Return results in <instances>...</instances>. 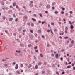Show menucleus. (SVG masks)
Listing matches in <instances>:
<instances>
[{"mask_svg": "<svg viewBox=\"0 0 75 75\" xmlns=\"http://www.w3.org/2000/svg\"><path fill=\"white\" fill-rule=\"evenodd\" d=\"M30 31L31 33H33V30H30Z\"/></svg>", "mask_w": 75, "mask_h": 75, "instance_id": "5701e85b", "label": "nucleus"}, {"mask_svg": "<svg viewBox=\"0 0 75 75\" xmlns=\"http://www.w3.org/2000/svg\"><path fill=\"white\" fill-rule=\"evenodd\" d=\"M40 55L41 57H42V58L43 57V55H42V54H40Z\"/></svg>", "mask_w": 75, "mask_h": 75, "instance_id": "ddd939ff", "label": "nucleus"}, {"mask_svg": "<svg viewBox=\"0 0 75 75\" xmlns=\"http://www.w3.org/2000/svg\"><path fill=\"white\" fill-rule=\"evenodd\" d=\"M31 25L32 27H34V24L32 23L31 24Z\"/></svg>", "mask_w": 75, "mask_h": 75, "instance_id": "c756f323", "label": "nucleus"}, {"mask_svg": "<svg viewBox=\"0 0 75 75\" xmlns=\"http://www.w3.org/2000/svg\"><path fill=\"white\" fill-rule=\"evenodd\" d=\"M41 65V63L39 62L38 63V65Z\"/></svg>", "mask_w": 75, "mask_h": 75, "instance_id": "6ab92c4d", "label": "nucleus"}, {"mask_svg": "<svg viewBox=\"0 0 75 75\" xmlns=\"http://www.w3.org/2000/svg\"><path fill=\"white\" fill-rule=\"evenodd\" d=\"M16 52H18V53H20V52L21 51H18L17 50H16Z\"/></svg>", "mask_w": 75, "mask_h": 75, "instance_id": "aec40b11", "label": "nucleus"}, {"mask_svg": "<svg viewBox=\"0 0 75 75\" xmlns=\"http://www.w3.org/2000/svg\"><path fill=\"white\" fill-rule=\"evenodd\" d=\"M35 36L36 37H37V34H35Z\"/></svg>", "mask_w": 75, "mask_h": 75, "instance_id": "37998d69", "label": "nucleus"}, {"mask_svg": "<svg viewBox=\"0 0 75 75\" xmlns=\"http://www.w3.org/2000/svg\"><path fill=\"white\" fill-rule=\"evenodd\" d=\"M54 31H57V30L56 29H55L54 30Z\"/></svg>", "mask_w": 75, "mask_h": 75, "instance_id": "603ef678", "label": "nucleus"}, {"mask_svg": "<svg viewBox=\"0 0 75 75\" xmlns=\"http://www.w3.org/2000/svg\"><path fill=\"white\" fill-rule=\"evenodd\" d=\"M30 5L31 7H33V4H32L30 3Z\"/></svg>", "mask_w": 75, "mask_h": 75, "instance_id": "9b49d317", "label": "nucleus"}, {"mask_svg": "<svg viewBox=\"0 0 75 75\" xmlns=\"http://www.w3.org/2000/svg\"><path fill=\"white\" fill-rule=\"evenodd\" d=\"M56 74H57V75H59V73H58V71H57L56 72Z\"/></svg>", "mask_w": 75, "mask_h": 75, "instance_id": "473e14b6", "label": "nucleus"}, {"mask_svg": "<svg viewBox=\"0 0 75 75\" xmlns=\"http://www.w3.org/2000/svg\"><path fill=\"white\" fill-rule=\"evenodd\" d=\"M21 68H23V64H21Z\"/></svg>", "mask_w": 75, "mask_h": 75, "instance_id": "2eb2a0df", "label": "nucleus"}, {"mask_svg": "<svg viewBox=\"0 0 75 75\" xmlns=\"http://www.w3.org/2000/svg\"><path fill=\"white\" fill-rule=\"evenodd\" d=\"M73 70H75V67L73 68Z\"/></svg>", "mask_w": 75, "mask_h": 75, "instance_id": "bf43d9fd", "label": "nucleus"}, {"mask_svg": "<svg viewBox=\"0 0 75 75\" xmlns=\"http://www.w3.org/2000/svg\"><path fill=\"white\" fill-rule=\"evenodd\" d=\"M63 20H64V21H66V20H65V19H63Z\"/></svg>", "mask_w": 75, "mask_h": 75, "instance_id": "0e129e2a", "label": "nucleus"}, {"mask_svg": "<svg viewBox=\"0 0 75 75\" xmlns=\"http://www.w3.org/2000/svg\"><path fill=\"white\" fill-rule=\"evenodd\" d=\"M65 74V72L63 71L62 72V74Z\"/></svg>", "mask_w": 75, "mask_h": 75, "instance_id": "09e8293b", "label": "nucleus"}, {"mask_svg": "<svg viewBox=\"0 0 75 75\" xmlns=\"http://www.w3.org/2000/svg\"><path fill=\"white\" fill-rule=\"evenodd\" d=\"M50 31V30H47V32H48V33H49Z\"/></svg>", "mask_w": 75, "mask_h": 75, "instance_id": "e2e57ef3", "label": "nucleus"}, {"mask_svg": "<svg viewBox=\"0 0 75 75\" xmlns=\"http://www.w3.org/2000/svg\"><path fill=\"white\" fill-rule=\"evenodd\" d=\"M27 25H28L29 26H30V23H27Z\"/></svg>", "mask_w": 75, "mask_h": 75, "instance_id": "72a5a7b5", "label": "nucleus"}, {"mask_svg": "<svg viewBox=\"0 0 75 75\" xmlns=\"http://www.w3.org/2000/svg\"><path fill=\"white\" fill-rule=\"evenodd\" d=\"M68 64L69 65H70V64H71V62H70Z\"/></svg>", "mask_w": 75, "mask_h": 75, "instance_id": "4d7b16f0", "label": "nucleus"}, {"mask_svg": "<svg viewBox=\"0 0 75 75\" xmlns=\"http://www.w3.org/2000/svg\"><path fill=\"white\" fill-rule=\"evenodd\" d=\"M10 7L11 8H13V6H10Z\"/></svg>", "mask_w": 75, "mask_h": 75, "instance_id": "49530a36", "label": "nucleus"}, {"mask_svg": "<svg viewBox=\"0 0 75 75\" xmlns=\"http://www.w3.org/2000/svg\"><path fill=\"white\" fill-rule=\"evenodd\" d=\"M16 73H17L18 74H20V71H16Z\"/></svg>", "mask_w": 75, "mask_h": 75, "instance_id": "1a4fd4ad", "label": "nucleus"}, {"mask_svg": "<svg viewBox=\"0 0 75 75\" xmlns=\"http://www.w3.org/2000/svg\"><path fill=\"white\" fill-rule=\"evenodd\" d=\"M70 14H72V13H73L72 11H70Z\"/></svg>", "mask_w": 75, "mask_h": 75, "instance_id": "3c124183", "label": "nucleus"}, {"mask_svg": "<svg viewBox=\"0 0 75 75\" xmlns=\"http://www.w3.org/2000/svg\"><path fill=\"white\" fill-rule=\"evenodd\" d=\"M9 20L10 21H12V20H13V18H9Z\"/></svg>", "mask_w": 75, "mask_h": 75, "instance_id": "0eeeda50", "label": "nucleus"}, {"mask_svg": "<svg viewBox=\"0 0 75 75\" xmlns=\"http://www.w3.org/2000/svg\"><path fill=\"white\" fill-rule=\"evenodd\" d=\"M55 4V2H54L53 3H52V6H54Z\"/></svg>", "mask_w": 75, "mask_h": 75, "instance_id": "f3484780", "label": "nucleus"}, {"mask_svg": "<svg viewBox=\"0 0 75 75\" xmlns=\"http://www.w3.org/2000/svg\"><path fill=\"white\" fill-rule=\"evenodd\" d=\"M65 51V50H62V52H63V51Z\"/></svg>", "mask_w": 75, "mask_h": 75, "instance_id": "052dcab7", "label": "nucleus"}, {"mask_svg": "<svg viewBox=\"0 0 75 75\" xmlns=\"http://www.w3.org/2000/svg\"><path fill=\"white\" fill-rule=\"evenodd\" d=\"M42 38H44V36H43V35H42Z\"/></svg>", "mask_w": 75, "mask_h": 75, "instance_id": "774afa93", "label": "nucleus"}, {"mask_svg": "<svg viewBox=\"0 0 75 75\" xmlns=\"http://www.w3.org/2000/svg\"><path fill=\"white\" fill-rule=\"evenodd\" d=\"M38 42V41L37 40L35 41V42H36V43H37V42Z\"/></svg>", "mask_w": 75, "mask_h": 75, "instance_id": "a18cd8bd", "label": "nucleus"}, {"mask_svg": "<svg viewBox=\"0 0 75 75\" xmlns=\"http://www.w3.org/2000/svg\"><path fill=\"white\" fill-rule=\"evenodd\" d=\"M73 46V45H70L69 46V47H72Z\"/></svg>", "mask_w": 75, "mask_h": 75, "instance_id": "b1692460", "label": "nucleus"}, {"mask_svg": "<svg viewBox=\"0 0 75 75\" xmlns=\"http://www.w3.org/2000/svg\"><path fill=\"white\" fill-rule=\"evenodd\" d=\"M72 65L73 67H74V63H72Z\"/></svg>", "mask_w": 75, "mask_h": 75, "instance_id": "5fc2aeb1", "label": "nucleus"}, {"mask_svg": "<svg viewBox=\"0 0 75 75\" xmlns=\"http://www.w3.org/2000/svg\"><path fill=\"white\" fill-rule=\"evenodd\" d=\"M38 22H39V23H41V22L40 21H38Z\"/></svg>", "mask_w": 75, "mask_h": 75, "instance_id": "680f3d73", "label": "nucleus"}, {"mask_svg": "<svg viewBox=\"0 0 75 75\" xmlns=\"http://www.w3.org/2000/svg\"><path fill=\"white\" fill-rule=\"evenodd\" d=\"M65 8H63L62 9V10H65Z\"/></svg>", "mask_w": 75, "mask_h": 75, "instance_id": "69168bd1", "label": "nucleus"}, {"mask_svg": "<svg viewBox=\"0 0 75 75\" xmlns=\"http://www.w3.org/2000/svg\"><path fill=\"white\" fill-rule=\"evenodd\" d=\"M35 51L37 52H38V50H35Z\"/></svg>", "mask_w": 75, "mask_h": 75, "instance_id": "de8ad7c7", "label": "nucleus"}, {"mask_svg": "<svg viewBox=\"0 0 75 75\" xmlns=\"http://www.w3.org/2000/svg\"><path fill=\"white\" fill-rule=\"evenodd\" d=\"M39 15H40V16H41V17H42L43 16H42V14H41V13H40Z\"/></svg>", "mask_w": 75, "mask_h": 75, "instance_id": "412c9836", "label": "nucleus"}, {"mask_svg": "<svg viewBox=\"0 0 75 75\" xmlns=\"http://www.w3.org/2000/svg\"><path fill=\"white\" fill-rule=\"evenodd\" d=\"M13 65H15L16 64V62H14L12 64Z\"/></svg>", "mask_w": 75, "mask_h": 75, "instance_id": "a19ab883", "label": "nucleus"}, {"mask_svg": "<svg viewBox=\"0 0 75 75\" xmlns=\"http://www.w3.org/2000/svg\"><path fill=\"white\" fill-rule=\"evenodd\" d=\"M38 68V66L37 65H36L35 67V69H37Z\"/></svg>", "mask_w": 75, "mask_h": 75, "instance_id": "7ed1b4c3", "label": "nucleus"}, {"mask_svg": "<svg viewBox=\"0 0 75 75\" xmlns=\"http://www.w3.org/2000/svg\"><path fill=\"white\" fill-rule=\"evenodd\" d=\"M52 9H53V10H54V9H55V7H52Z\"/></svg>", "mask_w": 75, "mask_h": 75, "instance_id": "8fccbe9b", "label": "nucleus"}, {"mask_svg": "<svg viewBox=\"0 0 75 75\" xmlns=\"http://www.w3.org/2000/svg\"><path fill=\"white\" fill-rule=\"evenodd\" d=\"M61 23H62L61 22H58L59 24L61 25Z\"/></svg>", "mask_w": 75, "mask_h": 75, "instance_id": "393cba45", "label": "nucleus"}, {"mask_svg": "<svg viewBox=\"0 0 75 75\" xmlns=\"http://www.w3.org/2000/svg\"><path fill=\"white\" fill-rule=\"evenodd\" d=\"M67 61H68V62H69V58H68V59H67Z\"/></svg>", "mask_w": 75, "mask_h": 75, "instance_id": "864d4df0", "label": "nucleus"}, {"mask_svg": "<svg viewBox=\"0 0 75 75\" xmlns=\"http://www.w3.org/2000/svg\"><path fill=\"white\" fill-rule=\"evenodd\" d=\"M32 19L33 21H36V20H35V19H34V18H32Z\"/></svg>", "mask_w": 75, "mask_h": 75, "instance_id": "dca6fc26", "label": "nucleus"}, {"mask_svg": "<svg viewBox=\"0 0 75 75\" xmlns=\"http://www.w3.org/2000/svg\"><path fill=\"white\" fill-rule=\"evenodd\" d=\"M38 31V33H41V30H39Z\"/></svg>", "mask_w": 75, "mask_h": 75, "instance_id": "4468645a", "label": "nucleus"}, {"mask_svg": "<svg viewBox=\"0 0 75 75\" xmlns=\"http://www.w3.org/2000/svg\"><path fill=\"white\" fill-rule=\"evenodd\" d=\"M37 48H38V47L36 46L34 47V49H37Z\"/></svg>", "mask_w": 75, "mask_h": 75, "instance_id": "a878e982", "label": "nucleus"}, {"mask_svg": "<svg viewBox=\"0 0 75 75\" xmlns=\"http://www.w3.org/2000/svg\"><path fill=\"white\" fill-rule=\"evenodd\" d=\"M46 8H50V5H47L46 6Z\"/></svg>", "mask_w": 75, "mask_h": 75, "instance_id": "20e7f679", "label": "nucleus"}, {"mask_svg": "<svg viewBox=\"0 0 75 75\" xmlns=\"http://www.w3.org/2000/svg\"><path fill=\"white\" fill-rule=\"evenodd\" d=\"M16 3L15 2L13 3V6H16Z\"/></svg>", "mask_w": 75, "mask_h": 75, "instance_id": "f8f14e48", "label": "nucleus"}, {"mask_svg": "<svg viewBox=\"0 0 75 75\" xmlns=\"http://www.w3.org/2000/svg\"><path fill=\"white\" fill-rule=\"evenodd\" d=\"M31 44H29L28 45V47H31Z\"/></svg>", "mask_w": 75, "mask_h": 75, "instance_id": "cd10ccee", "label": "nucleus"}, {"mask_svg": "<svg viewBox=\"0 0 75 75\" xmlns=\"http://www.w3.org/2000/svg\"><path fill=\"white\" fill-rule=\"evenodd\" d=\"M31 67H32V65L30 64H29L28 66V68H31Z\"/></svg>", "mask_w": 75, "mask_h": 75, "instance_id": "423d86ee", "label": "nucleus"}, {"mask_svg": "<svg viewBox=\"0 0 75 75\" xmlns=\"http://www.w3.org/2000/svg\"><path fill=\"white\" fill-rule=\"evenodd\" d=\"M65 39H67V38H68V37H64Z\"/></svg>", "mask_w": 75, "mask_h": 75, "instance_id": "f704fd0d", "label": "nucleus"}, {"mask_svg": "<svg viewBox=\"0 0 75 75\" xmlns=\"http://www.w3.org/2000/svg\"><path fill=\"white\" fill-rule=\"evenodd\" d=\"M60 60H61V61H63V58H62V57L61 58Z\"/></svg>", "mask_w": 75, "mask_h": 75, "instance_id": "7c9ffc66", "label": "nucleus"}, {"mask_svg": "<svg viewBox=\"0 0 75 75\" xmlns=\"http://www.w3.org/2000/svg\"><path fill=\"white\" fill-rule=\"evenodd\" d=\"M33 16L34 17H37V15H36V14H34L33 15Z\"/></svg>", "mask_w": 75, "mask_h": 75, "instance_id": "2f4dec72", "label": "nucleus"}, {"mask_svg": "<svg viewBox=\"0 0 75 75\" xmlns=\"http://www.w3.org/2000/svg\"><path fill=\"white\" fill-rule=\"evenodd\" d=\"M2 19H3V20H5V19H6V17H5V16L3 17Z\"/></svg>", "mask_w": 75, "mask_h": 75, "instance_id": "a211bd4d", "label": "nucleus"}, {"mask_svg": "<svg viewBox=\"0 0 75 75\" xmlns=\"http://www.w3.org/2000/svg\"><path fill=\"white\" fill-rule=\"evenodd\" d=\"M45 13H48V11H45Z\"/></svg>", "mask_w": 75, "mask_h": 75, "instance_id": "338daca9", "label": "nucleus"}, {"mask_svg": "<svg viewBox=\"0 0 75 75\" xmlns=\"http://www.w3.org/2000/svg\"><path fill=\"white\" fill-rule=\"evenodd\" d=\"M51 55L52 56V57H54V54H52Z\"/></svg>", "mask_w": 75, "mask_h": 75, "instance_id": "c9c22d12", "label": "nucleus"}, {"mask_svg": "<svg viewBox=\"0 0 75 75\" xmlns=\"http://www.w3.org/2000/svg\"><path fill=\"white\" fill-rule=\"evenodd\" d=\"M17 21H18V19L16 18L15 19V21H16V22H17Z\"/></svg>", "mask_w": 75, "mask_h": 75, "instance_id": "58836bf2", "label": "nucleus"}, {"mask_svg": "<svg viewBox=\"0 0 75 75\" xmlns=\"http://www.w3.org/2000/svg\"><path fill=\"white\" fill-rule=\"evenodd\" d=\"M4 66H5V67H7V65L6 64L4 65Z\"/></svg>", "mask_w": 75, "mask_h": 75, "instance_id": "13d9d810", "label": "nucleus"}, {"mask_svg": "<svg viewBox=\"0 0 75 75\" xmlns=\"http://www.w3.org/2000/svg\"><path fill=\"white\" fill-rule=\"evenodd\" d=\"M71 43H72V44H73V43H74V41L73 40H72L71 42Z\"/></svg>", "mask_w": 75, "mask_h": 75, "instance_id": "c85d7f7f", "label": "nucleus"}, {"mask_svg": "<svg viewBox=\"0 0 75 75\" xmlns=\"http://www.w3.org/2000/svg\"><path fill=\"white\" fill-rule=\"evenodd\" d=\"M68 28L67 27L65 28V33H66V34H67L68 33L67 32V31H68Z\"/></svg>", "mask_w": 75, "mask_h": 75, "instance_id": "f257e3e1", "label": "nucleus"}, {"mask_svg": "<svg viewBox=\"0 0 75 75\" xmlns=\"http://www.w3.org/2000/svg\"><path fill=\"white\" fill-rule=\"evenodd\" d=\"M50 31H51V33L52 34H53V32H52V30H50Z\"/></svg>", "mask_w": 75, "mask_h": 75, "instance_id": "4c0bfd02", "label": "nucleus"}, {"mask_svg": "<svg viewBox=\"0 0 75 75\" xmlns=\"http://www.w3.org/2000/svg\"><path fill=\"white\" fill-rule=\"evenodd\" d=\"M18 68V64H16L15 66V69H17Z\"/></svg>", "mask_w": 75, "mask_h": 75, "instance_id": "f03ea898", "label": "nucleus"}, {"mask_svg": "<svg viewBox=\"0 0 75 75\" xmlns=\"http://www.w3.org/2000/svg\"><path fill=\"white\" fill-rule=\"evenodd\" d=\"M55 14H57V13H58V12L57 11H55Z\"/></svg>", "mask_w": 75, "mask_h": 75, "instance_id": "e433bc0d", "label": "nucleus"}, {"mask_svg": "<svg viewBox=\"0 0 75 75\" xmlns=\"http://www.w3.org/2000/svg\"><path fill=\"white\" fill-rule=\"evenodd\" d=\"M71 29H74V26L72 25H71Z\"/></svg>", "mask_w": 75, "mask_h": 75, "instance_id": "9d476101", "label": "nucleus"}, {"mask_svg": "<svg viewBox=\"0 0 75 75\" xmlns=\"http://www.w3.org/2000/svg\"><path fill=\"white\" fill-rule=\"evenodd\" d=\"M25 31H26V30H23V33H25Z\"/></svg>", "mask_w": 75, "mask_h": 75, "instance_id": "ea45409f", "label": "nucleus"}, {"mask_svg": "<svg viewBox=\"0 0 75 75\" xmlns=\"http://www.w3.org/2000/svg\"><path fill=\"white\" fill-rule=\"evenodd\" d=\"M24 18H25V19H27L28 18V17L26 16H24Z\"/></svg>", "mask_w": 75, "mask_h": 75, "instance_id": "6e6552de", "label": "nucleus"}, {"mask_svg": "<svg viewBox=\"0 0 75 75\" xmlns=\"http://www.w3.org/2000/svg\"><path fill=\"white\" fill-rule=\"evenodd\" d=\"M19 15H23V14L21 13H19Z\"/></svg>", "mask_w": 75, "mask_h": 75, "instance_id": "6e6d98bb", "label": "nucleus"}, {"mask_svg": "<svg viewBox=\"0 0 75 75\" xmlns=\"http://www.w3.org/2000/svg\"><path fill=\"white\" fill-rule=\"evenodd\" d=\"M69 23L70 24H72V23H71V21H69Z\"/></svg>", "mask_w": 75, "mask_h": 75, "instance_id": "c03bdc74", "label": "nucleus"}, {"mask_svg": "<svg viewBox=\"0 0 75 75\" xmlns=\"http://www.w3.org/2000/svg\"><path fill=\"white\" fill-rule=\"evenodd\" d=\"M51 25H54V23H52Z\"/></svg>", "mask_w": 75, "mask_h": 75, "instance_id": "79ce46f5", "label": "nucleus"}, {"mask_svg": "<svg viewBox=\"0 0 75 75\" xmlns=\"http://www.w3.org/2000/svg\"><path fill=\"white\" fill-rule=\"evenodd\" d=\"M64 13L63 11H62L61 12V14H64Z\"/></svg>", "mask_w": 75, "mask_h": 75, "instance_id": "4be33fe9", "label": "nucleus"}, {"mask_svg": "<svg viewBox=\"0 0 75 75\" xmlns=\"http://www.w3.org/2000/svg\"><path fill=\"white\" fill-rule=\"evenodd\" d=\"M55 57L56 58H58V54H56L55 55Z\"/></svg>", "mask_w": 75, "mask_h": 75, "instance_id": "39448f33", "label": "nucleus"}, {"mask_svg": "<svg viewBox=\"0 0 75 75\" xmlns=\"http://www.w3.org/2000/svg\"><path fill=\"white\" fill-rule=\"evenodd\" d=\"M67 68H71V66H67Z\"/></svg>", "mask_w": 75, "mask_h": 75, "instance_id": "bb28decb", "label": "nucleus"}]
</instances>
